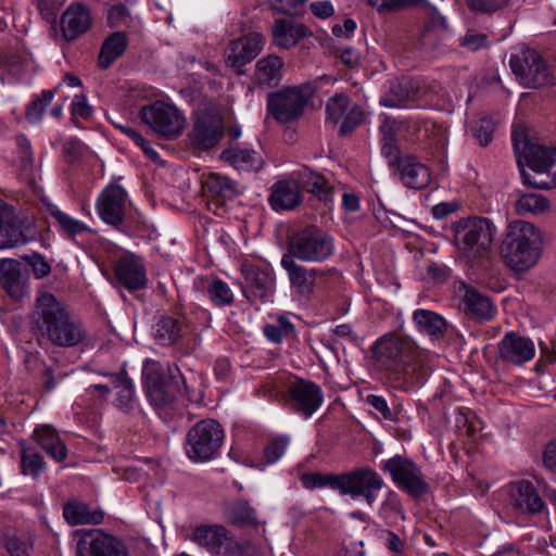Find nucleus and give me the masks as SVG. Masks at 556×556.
I'll return each instance as SVG.
<instances>
[{
  "mask_svg": "<svg viewBox=\"0 0 556 556\" xmlns=\"http://www.w3.org/2000/svg\"><path fill=\"white\" fill-rule=\"evenodd\" d=\"M371 350L376 364L395 389L410 391L426 381L427 354L410 340L388 333L379 338Z\"/></svg>",
  "mask_w": 556,
  "mask_h": 556,
  "instance_id": "nucleus-1",
  "label": "nucleus"
},
{
  "mask_svg": "<svg viewBox=\"0 0 556 556\" xmlns=\"http://www.w3.org/2000/svg\"><path fill=\"white\" fill-rule=\"evenodd\" d=\"M30 331L39 343L59 348H73L84 341L83 324L66 304L50 292H40L30 313Z\"/></svg>",
  "mask_w": 556,
  "mask_h": 556,
  "instance_id": "nucleus-2",
  "label": "nucleus"
},
{
  "mask_svg": "<svg viewBox=\"0 0 556 556\" xmlns=\"http://www.w3.org/2000/svg\"><path fill=\"white\" fill-rule=\"evenodd\" d=\"M513 148L522 182L538 189L556 186V148L531 138L522 126H515Z\"/></svg>",
  "mask_w": 556,
  "mask_h": 556,
  "instance_id": "nucleus-3",
  "label": "nucleus"
},
{
  "mask_svg": "<svg viewBox=\"0 0 556 556\" xmlns=\"http://www.w3.org/2000/svg\"><path fill=\"white\" fill-rule=\"evenodd\" d=\"M542 237L534 225L515 220L507 226L501 244V256L515 271L532 268L541 257Z\"/></svg>",
  "mask_w": 556,
  "mask_h": 556,
  "instance_id": "nucleus-4",
  "label": "nucleus"
},
{
  "mask_svg": "<svg viewBox=\"0 0 556 556\" xmlns=\"http://www.w3.org/2000/svg\"><path fill=\"white\" fill-rule=\"evenodd\" d=\"M495 232V226L485 217L464 218L454 226V243L460 256L475 265L489 255Z\"/></svg>",
  "mask_w": 556,
  "mask_h": 556,
  "instance_id": "nucleus-5",
  "label": "nucleus"
},
{
  "mask_svg": "<svg viewBox=\"0 0 556 556\" xmlns=\"http://www.w3.org/2000/svg\"><path fill=\"white\" fill-rule=\"evenodd\" d=\"M142 374L148 399L157 409L170 405L178 394H187L185 380L176 365L167 366L168 379H165L160 363L148 359L144 363Z\"/></svg>",
  "mask_w": 556,
  "mask_h": 556,
  "instance_id": "nucleus-6",
  "label": "nucleus"
},
{
  "mask_svg": "<svg viewBox=\"0 0 556 556\" xmlns=\"http://www.w3.org/2000/svg\"><path fill=\"white\" fill-rule=\"evenodd\" d=\"M191 540L218 556H263L260 546L251 542H237L230 531L220 525L197 527Z\"/></svg>",
  "mask_w": 556,
  "mask_h": 556,
  "instance_id": "nucleus-7",
  "label": "nucleus"
},
{
  "mask_svg": "<svg viewBox=\"0 0 556 556\" xmlns=\"http://www.w3.org/2000/svg\"><path fill=\"white\" fill-rule=\"evenodd\" d=\"M334 252L333 238L318 227L309 226L294 232L288 243V252L282 256H291L307 263H321Z\"/></svg>",
  "mask_w": 556,
  "mask_h": 556,
  "instance_id": "nucleus-8",
  "label": "nucleus"
},
{
  "mask_svg": "<svg viewBox=\"0 0 556 556\" xmlns=\"http://www.w3.org/2000/svg\"><path fill=\"white\" fill-rule=\"evenodd\" d=\"M224 439L225 432L218 421L200 420L187 433L186 454L193 463L211 460L219 454Z\"/></svg>",
  "mask_w": 556,
  "mask_h": 556,
  "instance_id": "nucleus-9",
  "label": "nucleus"
},
{
  "mask_svg": "<svg viewBox=\"0 0 556 556\" xmlns=\"http://www.w3.org/2000/svg\"><path fill=\"white\" fill-rule=\"evenodd\" d=\"M382 471L391 476L392 481L413 497H419L429 490L421 467L414 460L402 455H395L381 462Z\"/></svg>",
  "mask_w": 556,
  "mask_h": 556,
  "instance_id": "nucleus-10",
  "label": "nucleus"
},
{
  "mask_svg": "<svg viewBox=\"0 0 556 556\" xmlns=\"http://www.w3.org/2000/svg\"><path fill=\"white\" fill-rule=\"evenodd\" d=\"M139 115L142 122L154 132L167 139L178 137L186 125L182 112L175 105L164 101H155L143 105Z\"/></svg>",
  "mask_w": 556,
  "mask_h": 556,
  "instance_id": "nucleus-11",
  "label": "nucleus"
},
{
  "mask_svg": "<svg viewBox=\"0 0 556 556\" xmlns=\"http://www.w3.org/2000/svg\"><path fill=\"white\" fill-rule=\"evenodd\" d=\"M509 64L516 78L527 88H539L556 83L545 61L534 50L526 49L513 54Z\"/></svg>",
  "mask_w": 556,
  "mask_h": 556,
  "instance_id": "nucleus-12",
  "label": "nucleus"
},
{
  "mask_svg": "<svg viewBox=\"0 0 556 556\" xmlns=\"http://www.w3.org/2000/svg\"><path fill=\"white\" fill-rule=\"evenodd\" d=\"M384 486L383 479L369 466L354 468L339 473L338 492L351 495L353 498L363 497L368 506L376 502V493Z\"/></svg>",
  "mask_w": 556,
  "mask_h": 556,
  "instance_id": "nucleus-13",
  "label": "nucleus"
},
{
  "mask_svg": "<svg viewBox=\"0 0 556 556\" xmlns=\"http://www.w3.org/2000/svg\"><path fill=\"white\" fill-rule=\"evenodd\" d=\"M307 104V98L299 87H289L267 94V110L279 123L299 118Z\"/></svg>",
  "mask_w": 556,
  "mask_h": 556,
  "instance_id": "nucleus-14",
  "label": "nucleus"
},
{
  "mask_svg": "<svg viewBox=\"0 0 556 556\" xmlns=\"http://www.w3.org/2000/svg\"><path fill=\"white\" fill-rule=\"evenodd\" d=\"M323 403L324 393L317 383L311 380L295 379L289 384L287 404L293 413L309 418Z\"/></svg>",
  "mask_w": 556,
  "mask_h": 556,
  "instance_id": "nucleus-15",
  "label": "nucleus"
},
{
  "mask_svg": "<svg viewBox=\"0 0 556 556\" xmlns=\"http://www.w3.org/2000/svg\"><path fill=\"white\" fill-rule=\"evenodd\" d=\"M76 556H127L122 542L99 529L76 530Z\"/></svg>",
  "mask_w": 556,
  "mask_h": 556,
  "instance_id": "nucleus-16",
  "label": "nucleus"
},
{
  "mask_svg": "<svg viewBox=\"0 0 556 556\" xmlns=\"http://www.w3.org/2000/svg\"><path fill=\"white\" fill-rule=\"evenodd\" d=\"M366 119L365 110L361 105H350L349 97L336 93L326 103V122L337 125L341 122L339 134L345 136L352 132Z\"/></svg>",
  "mask_w": 556,
  "mask_h": 556,
  "instance_id": "nucleus-17",
  "label": "nucleus"
},
{
  "mask_svg": "<svg viewBox=\"0 0 556 556\" xmlns=\"http://www.w3.org/2000/svg\"><path fill=\"white\" fill-rule=\"evenodd\" d=\"M224 135V121L220 115L202 111L197 113L188 140L193 149L214 148Z\"/></svg>",
  "mask_w": 556,
  "mask_h": 556,
  "instance_id": "nucleus-18",
  "label": "nucleus"
},
{
  "mask_svg": "<svg viewBox=\"0 0 556 556\" xmlns=\"http://www.w3.org/2000/svg\"><path fill=\"white\" fill-rule=\"evenodd\" d=\"M426 88L417 81L403 78L390 86L381 97L380 104L391 109H406L414 105H426Z\"/></svg>",
  "mask_w": 556,
  "mask_h": 556,
  "instance_id": "nucleus-19",
  "label": "nucleus"
},
{
  "mask_svg": "<svg viewBox=\"0 0 556 556\" xmlns=\"http://www.w3.org/2000/svg\"><path fill=\"white\" fill-rule=\"evenodd\" d=\"M96 206L104 223L118 226L123 223L128 206L127 192L118 185H109L100 193Z\"/></svg>",
  "mask_w": 556,
  "mask_h": 556,
  "instance_id": "nucleus-20",
  "label": "nucleus"
},
{
  "mask_svg": "<svg viewBox=\"0 0 556 556\" xmlns=\"http://www.w3.org/2000/svg\"><path fill=\"white\" fill-rule=\"evenodd\" d=\"M264 43V36L256 31L231 41L225 50L226 64L239 72L262 51Z\"/></svg>",
  "mask_w": 556,
  "mask_h": 556,
  "instance_id": "nucleus-21",
  "label": "nucleus"
},
{
  "mask_svg": "<svg viewBox=\"0 0 556 556\" xmlns=\"http://www.w3.org/2000/svg\"><path fill=\"white\" fill-rule=\"evenodd\" d=\"M114 274L117 281L129 291L143 289L148 282L143 262L134 253H125L117 258Z\"/></svg>",
  "mask_w": 556,
  "mask_h": 556,
  "instance_id": "nucleus-22",
  "label": "nucleus"
},
{
  "mask_svg": "<svg viewBox=\"0 0 556 556\" xmlns=\"http://www.w3.org/2000/svg\"><path fill=\"white\" fill-rule=\"evenodd\" d=\"M500 357L513 365H523L535 355L534 342L516 332L506 333L498 343Z\"/></svg>",
  "mask_w": 556,
  "mask_h": 556,
  "instance_id": "nucleus-23",
  "label": "nucleus"
},
{
  "mask_svg": "<svg viewBox=\"0 0 556 556\" xmlns=\"http://www.w3.org/2000/svg\"><path fill=\"white\" fill-rule=\"evenodd\" d=\"M280 264L298 294L309 296L314 292L316 280L323 274L320 269L302 266L291 256H282Z\"/></svg>",
  "mask_w": 556,
  "mask_h": 556,
  "instance_id": "nucleus-24",
  "label": "nucleus"
},
{
  "mask_svg": "<svg viewBox=\"0 0 556 556\" xmlns=\"http://www.w3.org/2000/svg\"><path fill=\"white\" fill-rule=\"evenodd\" d=\"M458 294L467 315L478 320H489L495 315V306L489 296L477 289L462 283L458 287Z\"/></svg>",
  "mask_w": 556,
  "mask_h": 556,
  "instance_id": "nucleus-25",
  "label": "nucleus"
},
{
  "mask_svg": "<svg viewBox=\"0 0 556 556\" xmlns=\"http://www.w3.org/2000/svg\"><path fill=\"white\" fill-rule=\"evenodd\" d=\"M274 43L282 49H290L302 39L312 35V30L304 24L292 18L276 20L271 26Z\"/></svg>",
  "mask_w": 556,
  "mask_h": 556,
  "instance_id": "nucleus-26",
  "label": "nucleus"
},
{
  "mask_svg": "<svg viewBox=\"0 0 556 556\" xmlns=\"http://www.w3.org/2000/svg\"><path fill=\"white\" fill-rule=\"evenodd\" d=\"M285 72L283 60L276 54H268L260 59L255 64L253 75V88H274L279 85Z\"/></svg>",
  "mask_w": 556,
  "mask_h": 556,
  "instance_id": "nucleus-27",
  "label": "nucleus"
},
{
  "mask_svg": "<svg viewBox=\"0 0 556 556\" xmlns=\"http://www.w3.org/2000/svg\"><path fill=\"white\" fill-rule=\"evenodd\" d=\"M509 500L513 507L521 513L535 514L544 508V502L536 489L526 480L509 485Z\"/></svg>",
  "mask_w": 556,
  "mask_h": 556,
  "instance_id": "nucleus-28",
  "label": "nucleus"
},
{
  "mask_svg": "<svg viewBox=\"0 0 556 556\" xmlns=\"http://www.w3.org/2000/svg\"><path fill=\"white\" fill-rule=\"evenodd\" d=\"M92 23L90 12L84 4L70 5L61 16V29L66 40H74L87 31Z\"/></svg>",
  "mask_w": 556,
  "mask_h": 556,
  "instance_id": "nucleus-29",
  "label": "nucleus"
},
{
  "mask_svg": "<svg viewBox=\"0 0 556 556\" xmlns=\"http://www.w3.org/2000/svg\"><path fill=\"white\" fill-rule=\"evenodd\" d=\"M299 186L287 175L277 180L270 188L269 202L275 211H288L302 202Z\"/></svg>",
  "mask_w": 556,
  "mask_h": 556,
  "instance_id": "nucleus-30",
  "label": "nucleus"
},
{
  "mask_svg": "<svg viewBox=\"0 0 556 556\" xmlns=\"http://www.w3.org/2000/svg\"><path fill=\"white\" fill-rule=\"evenodd\" d=\"M25 243L23 230L14 210L0 206V250L16 248Z\"/></svg>",
  "mask_w": 556,
  "mask_h": 556,
  "instance_id": "nucleus-31",
  "label": "nucleus"
},
{
  "mask_svg": "<svg viewBox=\"0 0 556 556\" xmlns=\"http://www.w3.org/2000/svg\"><path fill=\"white\" fill-rule=\"evenodd\" d=\"M190 331V326L184 317H161L153 327V337L161 345H172Z\"/></svg>",
  "mask_w": 556,
  "mask_h": 556,
  "instance_id": "nucleus-32",
  "label": "nucleus"
},
{
  "mask_svg": "<svg viewBox=\"0 0 556 556\" xmlns=\"http://www.w3.org/2000/svg\"><path fill=\"white\" fill-rule=\"evenodd\" d=\"M33 438L53 460L61 463L66 459V445L53 427L49 425L37 427L34 430Z\"/></svg>",
  "mask_w": 556,
  "mask_h": 556,
  "instance_id": "nucleus-33",
  "label": "nucleus"
},
{
  "mask_svg": "<svg viewBox=\"0 0 556 556\" xmlns=\"http://www.w3.org/2000/svg\"><path fill=\"white\" fill-rule=\"evenodd\" d=\"M399 168L401 180L408 188L422 189L431 180L428 167L417 161L415 156L405 155L400 162Z\"/></svg>",
  "mask_w": 556,
  "mask_h": 556,
  "instance_id": "nucleus-34",
  "label": "nucleus"
},
{
  "mask_svg": "<svg viewBox=\"0 0 556 556\" xmlns=\"http://www.w3.org/2000/svg\"><path fill=\"white\" fill-rule=\"evenodd\" d=\"M203 188L217 203L231 200L241 192L237 181L216 173H211L206 176Z\"/></svg>",
  "mask_w": 556,
  "mask_h": 556,
  "instance_id": "nucleus-35",
  "label": "nucleus"
},
{
  "mask_svg": "<svg viewBox=\"0 0 556 556\" xmlns=\"http://www.w3.org/2000/svg\"><path fill=\"white\" fill-rule=\"evenodd\" d=\"M63 516L68 525H99L103 521L104 513L100 509H91L84 502L73 500L63 507Z\"/></svg>",
  "mask_w": 556,
  "mask_h": 556,
  "instance_id": "nucleus-36",
  "label": "nucleus"
},
{
  "mask_svg": "<svg viewBox=\"0 0 556 556\" xmlns=\"http://www.w3.org/2000/svg\"><path fill=\"white\" fill-rule=\"evenodd\" d=\"M46 211L55 220L56 230L64 237L74 238L84 232L92 231L88 225L72 217L53 203H46Z\"/></svg>",
  "mask_w": 556,
  "mask_h": 556,
  "instance_id": "nucleus-37",
  "label": "nucleus"
},
{
  "mask_svg": "<svg viewBox=\"0 0 556 556\" xmlns=\"http://www.w3.org/2000/svg\"><path fill=\"white\" fill-rule=\"evenodd\" d=\"M129 45V38L124 31H114L108 36L100 49L98 65L109 68L119 56L124 54Z\"/></svg>",
  "mask_w": 556,
  "mask_h": 556,
  "instance_id": "nucleus-38",
  "label": "nucleus"
},
{
  "mask_svg": "<svg viewBox=\"0 0 556 556\" xmlns=\"http://www.w3.org/2000/svg\"><path fill=\"white\" fill-rule=\"evenodd\" d=\"M245 280L254 295L261 299H265L274 292L275 275L274 271L267 267H249L245 270Z\"/></svg>",
  "mask_w": 556,
  "mask_h": 556,
  "instance_id": "nucleus-39",
  "label": "nucleus"
},
{
  "mask_svg": "<svg viewBox=\"0 0 556 556\" xmlns=\"http://www.w3.org/2000/svg\"><path fill=\"white\" fill-rule=\"evenodd\" d=\"M222 157L238 170H260L264 160L260 152L252 149L230 148L223 152Z\"/></svg>",
  "mask_w": 556,
  "mask_h": 556,
  "instance_id": "nucleus-40",
  "label": "nucleus"
},
{
  "mask_svg": "<svg viewBox=\"0 0 556 556\" xmlns=\"http://www.w3.org/2000/svg\"><path fill=\"white\" fill-rule=\"evenodd\" d=\"M0 283L7 293L18 300L24 294V285L21 279V265L14 260H3L0 264Z\"/></svg>",
  "mask_w": 556,
  "mask_h": 556,
  "instance_id": "nucleus-41",
  "label": "nucleus"
},
{
  "mask_svg": "<svg viewBox=\"0 0 556 556\" xmlns=\"http://www.w3.org/2000/svg\"><path fill=\"white\" fill-rule=\"evenodd\" d=\"M289 177L299 186L300 191L304 189L307 192L320 194L327 190L326 178L305 165L298 166Z\"/></svg>",
  "mask_w": 556,
  "mask_h": 556,
  "instance_id": "nucleus-42",
  "label": "nucleus"
},
{
  "mask_svg": "<svg viewBox=\"0 0 556 556\" xmlns=\"http://www.w3.org/2000/svg\"><path fill=\"white\" fill-rule=\"evenodd\" d=\"M226 517L236 526L252 528L261 526L255 509L244 500H238L229 504L226 508Z\"/></svg>",
  "mask_w": 556,
  "mask_h": 556,
  "instance_id": "nucleus-43",
  "label": "nucleus"
},
{
  "mask_svg": "<svg viewBox=\"0 0 556 556\" xmlns=\"http://www.w3.org/2000/svg\"><path fill=\"white\" fill-rule=\"evenodd\" d=\"M413 320L420 332L431 337L442 336L446 328V321L439 314L428 309H417L413 314Z\"/></svg>",
  "mask_w": 556,
  "mask_h": 556,
  "instance_id": "nucleus-44",
  "label": "nucleus"
},
{
  "mask_svg": "<svg viewBox=\"0 0 556 556\" xmlns=\"http://www.w3.org/2000/svg\"><path fill=\"white\" fill-rule=\"evenodd\" d=\"M60 89L61 85H58L53 89L42 90L39 94H36L33 98L25 109V118L29 124L36 125L41 122L46 113V109L51 104Z\"/></svg>",
  "mask_w": 556,
  "mask_h": 556,
  "instance_id": "nucleus-45",
  "label": "nucleus"
},
{
  "mask_svg": "<svg viewBox=\"0 0 556 556\" xmlns=\"http://www.w3.org/2000/svg\"><path fill=\"white\" fill-rule=\"evenodd\" d=\"M515 212L520 215H540L551 208L549 200L541 193L528 192L521 194L515 202Z\"/></svg>",
  "mask_w": 556,
  "mask_h": 556,
  "instance_id": "nucleus-46",
  "label": "nucleus"
},
{
  "mask_svg": "<svg viewBox=\"0 0 556 556\" xmlns=\"http://www.w3.org/2000/svg\"><path fill=\"white\" fill-rule=\"evenodd\" d=\"M114 389L116 390L115 405L124 413H131L137 407L135 397V387L132 381L124 375L114 378Z\"/></svg>",
  "mask_w": 556,
  "mask_h": 556,
  "instance_id": "nucleus-47",
  "label": "nucleus"
},
{
  "mask_svg": "<svg viewBox=\"0 0 556 556\" xmlns=\"http://www.w3.org/2000/svg\"><path fill=\"white\" fill-rule=\"evenodd\" d=\"M206 293L210 301L217 307L228 306L235 302L232 290L219 278L207 280Z\"/></svg>",
  "mask_w": 556,
  "mask_h": 556,
  "instance_id": "nucleus-48",
  "label": "nucleus"
},
{
  "mask_svg": "<svg viewBox=\"0 0 556 556\" xmlns=\"http://www.w3.org/2000/svg\"><path fill=\"white\" fill-rule=\"evenodd\" d=\"M300 480L307 490L329 488L338 491L339 488V473L306 472Z\"/></svg>",
  "mask_w": 556,
  "mask_h": 556,
  "instance_id": "nucleus-49",
  "label": "nucleus"
},
{
  "mask_svg": "<svg viewBox=\"0 0 556 556\" xmlns=\"http://www.w3.org/2000/svg\"><path fill=\"white\" fill-rule=\"evenodd\" d=\"M22 472L34 479L38 478L46 470L43 457L33 448H23L21 455Z\"/></svg>",
  "mask_w": 556,
  "mask_h": 556,
  "instance_id": "nucleus-50",
  "label": "nucleus"
},
{
  "mask_svg": "<svg viewBox=\"0 0 556 556\" xmlns=\"http://www.w3.org/2000/svg\"><path fill=\"white\" fill-rule=\"evenodd\" d=\"M379 514L389 522H396L404 519V511L400 497L394 491H389L381 504Z\"/></svg>",
  "mask_w": 556,
  "mask_h": 556,
  "instance_id": "nucleus-51",
  "label": "nucleus"
},
{
  "mask_svg": "<svg viewBox=\"0 0 556 556\" xmlns=\"http://www.w3.org/2000/svg\"><path fill=\"white\" fill-rule=\"evenodd\" d=\"M15 142L23 169H31L34 165V154L29 139L25 135L20 134L15 137Z\"/></svg>",
  "mask_w": 556,
  "mask_h": 556,
  "instance_id": "nucleus-52",
  "label": "nucleus"
},
{
  "mask_svg": "<svg viewBox=\"0 0 556 556\" xmlns=\"http://www.w3.org/2000/svg\"><path fill=\"white\" fill-rule=\"evenodd\" d=\"M493 130V122L486 116L479 118L472 127L473 136L482 147H485L491 142Z\"/></svg>",
  "mask_w": 556,
  "mask_h": 556,
  "instance_id": "nucleus-53",
  "label": "nucleus"
},
{
  "mask_svg": "<svg viewBox=\"0 0 556 556\" xmlns=\"http://www.w3.org/2000/svg\"><path fill=\"white\" fill-rule=\"evenodd\" d=\"M469 10L478 13H493L505 8L509 0H466Z\"/></svg>",
  "mask_w": 556,
  "mask_h": 556,
  "instance_id": "nucleus-54",
  "label": "nucleus"
},
{
  "mask_svg": "<svg viewBox=\"0 0 556 556\" xmlns=\"http://www.w3.org/2000/svg\"><path fill=\"white\" fill-rule=\"evenodd\" d=\"M307 0H271L270 5L277 12L298 15L304 11Z\"/></svg>",
  "mask_w": 556,
  "mask_h": 556,
  "instance_id": "nucleus-55",
  "label": "nucleus"
},
{
  "mask_svg": "<svg viewBox=\"0 0 556 556\" xmlns=\"http://www.w3.org/2000/svg\"><path fill=\"white\" fill-rule=\"evenodd\" d=\"M460 45L469 51H478L489 46L488 36L475 30H468L464 37L460 38Z\"/></svg>",
  "mask_w": 556,
  "mask_h": 556,
  "instance_id": "nucleus-56",
  "label": "nucleus"
},
{
  "mask_svg": "<svg viewBox=\"0 0 556 556\" xmlns=\"http://www.w3.org/2000/svg\"><path fill=\"white\" fill-rule=\"evenodd\" d=\"M289 445L287 437L275 438L265 448V457L269 463L277 462L286 453Z\"/></svg>",
  "mask_w": 556,
  "mask_h": 556,
  "instance_id": "nucleus-57",
  "label": "nucleus"
},
{
  "mask_svg": "<svg viewBox=\"0 0 556 556\" xmlns=\"http://www.w3.org/2000/svg\"><path fill=\"white\" fill-rule=\"evenodd\" d=\"M404 123L386 116L380 125L382 141H395L396 134L403 128Z\"/></svg>",
  "mask_w": 556,
  "mask_h": 556,
  "instance_id": "nucleus-58",
  "label": "nucleus"
},
{
  "mask_svg": "<svg viewBox=\"0 0 556 556\" xmlns=\"http://www.w3.org/2000/svg\"><path fill=\"white\" fill-rule=\"evenodd\" d=\"M72 115L83 119H87L92 114L91 106L87 103L85 94H76L71 105Z\"/></svg>",
  "mask_w": 556,
  "mask_h": 556,
  "instance_id": "nucleus-59",
  "label": "nucleus"
},
{
  "mask_svg": "<svg viewBox=\"0 0 556 556\" xmlns=\"http://www.w3.org/2000/svg\"><path fill=\"white\" fill-rule=\"evenodd\" d=\"M366 403L372 406L375 409L380 412L382 416L388 420H393V414L390 409L386 399L381 395L368 394L366 396Z\"/></svg>",
  "mask_w": 556,
  "mask_h": 556,
  "instance_id": "nucleus-60",
  "label": "nucleus"
},
{
  "mask_svg": "<svg viewBox=\"0 0 556 556\" xmlns=\"http://www.w3.org/2000/svg\"><path fill=\"white\" fill-rule=\"evenodd\" d=\"M128 16V9L124 4H117L110 9L108 20L110 25L114 27L125 23Z\"/></svg>",
  "mask_w": 556,
  "mask_h": 556,
  "instance_id": "nucleus-61",
  "label": "nucleus"
},
{
  "mask_svg": "<svg viewBox=\"0 0 556 556\" xmlns=\"http://www.w3.org/2000/svg\"><path fill=\"white\" fill-rule=\"evenodd\" d=\"M309 9L319 18H328L334 13L333 5L329 0L312 2Z\"/></svg>",
  "mask_w": 556,
  "mask_h": 556,
  "instance_id": "nucleus-62",
  "label": "nucleus"
},
{
  "mask_svg": "<svg viewBox=\"0 0 556 556\" xmlns=\"http://www.w3.org/2000/svg\"><path fill=\"white\" fill-rule=\"evenodd\" d=\"M30 265L37 278H43L51 271L50 264L40 254L33 255Z\"/></svg>",
  "mask_w": 556,
  "mask_h": 556,
  "instance_id": "nucleus-63",
  "label": "nucleus"
},
{
  "mask_svg": "<svg viewBox=\"0 0 556 556\" xmlns=\"http://www.w3.org/2000/svg\"><path fill=\"white\" fill-rule=\"evenodd\" d=\"M29 546L17 540H10L5 546V553L10 556H30Z\"/></svg>",
  "mask_w": 556,
  "mask_h": 556,
  "instance_id": "nucleus-64",
  "label": "nucleus"
}]
</instances>
